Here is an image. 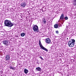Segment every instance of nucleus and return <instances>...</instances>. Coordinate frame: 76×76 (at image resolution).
I'll use <instances>...</instances> for the list:
<instances>
[{
	"label": "nucleus",
	"instance_id": "nucleus-1",
	"mask_svg": "<svg viewBox=\"0 0 76 76\" xmlns=\"http://www.w3.org/2000/svg\"><path fill=\"white\" fill-rule=\"evenodd\" d=\"M5 26H8V27H12L14 25V23L11 22V21L8 20H6L4 22Z\"/></svg>",
	"mask_w": 76,
	"mask_h": 76
},
{
	"label": "nucleus",
	"instance_id": "nucleus-2",
	"mask_svg": "<svg viewBox=\"0 0 76 76\" xmlns=\"http://www.w3.org/2000/svg\"><path fill=\"white\" fill-rule=\"evenodd\" d=\"M75 39H71L70 40H69L68 42V45L69 47H73L74 45H75Z\"/></svg>",
	"mask_w": 76,
	"mask_h": 76
},
{
	"label": "nucleus",
	"instance_id": "nucleus-3",
	"mask_svg": "<svg viewBox=\"0 0 76 76\" xmlns=\"http://www.w3.org/2000/svg\"><path fill=\"white\" fill-rule=\"evenodd\" d=\"M33 29L34 32H38L39 31V29H38V26L37 25L33 24Z\"/></svg>",
	"mask_w": 76,
	"mask_h": 76
},
{
	"label": "nucleus",
	"instance_id": "nucleus-4",
	"mask_svg": "<svg viewBox=\"0 0 76 76\" xmlns=\"http://www.w3.org/2000/svg\"><path fill=\"white\" fill-rule=\"evenodd\" d=\"M39 44L40 48H42L44 50L46 51L47 52H48V50H47V48H45V47H44L43 46H42V44H41V40H39Z\"/></svg>",
	"mask_w": 76,
	"mask_h": 76
},
{
	"label": "nucleus",
	"instance_id": "nucleus-5",
	"mask_svg": "<svg viewBox=\"0 0 76 76\" xmlns=\"http://www.w3.org/2000/svg\"><path fill=\"white\" fill-rule=\"evenodd\" d=\"M64 17V14L63 13L61 15L60 17V18L59 20V22H61V20L63 21Z\"/></svg>",
	"mask_w": 76,
	"mask_h": 76
},
{
	"label": "nucleus",
	"instance_id": "nucleus-6",
	"mask_svg": "<svg viewBox=\"0 0 76 76\" xmlns=\"http://www.w3.org/2000/svg\"><path fill=\"white\" fill-rule=\"evenodd\" d=\"M2 42L3 44L5 45H6V46H7V45H8V41L6 40H4Z\"/></svg>",
	"mask_w": 76,
	"mask_h": 76
},
{
	"label": "nucleus",
	"instance_id": "nucleus-7",
	"mask_svg": "<svg viewBox=\"0 0 76 76\" xmlns=\"http://www.w3.org/2000/svg\"><path fill=\"white\" fill-rule=\"evenodd\" d=\"M20 5L22 7H25L26 6V4L25 3V2H23L20 4Z\"/></svg>",
	"mask_w": 76,
	"mask_h": 76
},
{
	"label": "nucleus",
	"instance_id": "nucleus-8",
	"mask_svg": "<svg viewBox=\"0 0 76 76\" xmlns=\"http://www.w3.org/2000/svg\"><path fill=\"white\" fill-rule=\"evenodd\" d=\"M46 42L48 44H50L51 42V40L49 38H47L45 40Z\"/></svg>",
	"mask_w": 76,
	"mask_h": 76
},
{
	"label": "nucleus",
	"instance_id": "nucleus-9",
	"mask_svg": "<svg viewBox=\"0 0 76 76\" xmlns=\"http://www.w3.org/2000/svg\"><path fill=\"white\" fill-rule=\"evenodd\" d=\"M35 70L37 72H41V68L39 67H36V68Z\"/></svg>",
	"mask_w": 76,
	"mask_h": 76
},
{
	"label": "nucleus",
	"instance_id": "nucleus-10",
	"mask_svg": "<svg viewBox=\"0 0 76 76\" xmlns=\"http://www.w3.org/2000/svg\"><path fill=\"white\" fill-rule=\"evenodd\" d=\"M5 59L7 61H8V60H10V56H9V55H7L6 56Z\"/></svg>",
	"mask_w": 76,
	"mask_h": 76
},
{
	"label": "nucleus",
	"instance_id": "nucleus-11",
	"mask_svg": "<svg viewBox=\"0 0 76 76\" xmlns=\"http://www.w3.org/2000/svg\"><path fill=\"white\" fill-rule=\"evenodd\" d=\"M24 72L26 74V73H28V72H29V71L28 69H25L24 70Z\"/></svg>",
	"mask_w": 76,
	"mask_h": 76
},
{
	"label": "nucleus",
	"instance_id": "nucleus-12",
	"mask_svg": "<svg viewBox=\"0 0 76 76\" xmlns=\"http://www.w3.org/2000/svg\"><path fill=\"white\" fill-rule=\"evenodd\" d=\"M42 23L43 24H46L47 23V21L45 19H44L42 21Z\"/></svg>",
	"mask_w": 76,
	"mask_h": 76
},
{
	"label": "nucleus",
	"instance_id": "nucleus-13",
	"mask_svg": "<svg viewBox=\"0 0 76 76\" xmlns=\"http://www.w3.org/2000/svg\"><path fill=\"white\" fill-rule=\"evenodd\" d=\"M25 35H26V33H22L21 34V37H24Z\"/></svg>",
	"mask_w": 76,
	"mask_h": 76
},
{
	"label": "nucleus",
	"instance_id": "nucleus-14",
	"mask_svg": "<svg viewBox=\"0 0 76 76\" xmlns=\"http://www.w3.org/2000/svg\"><path fill=\"white\" fill-rule=\"evenodd\" d=\"M73 4L74 6H76V0H74Z\"/></svg>",
	"mask_w": 76,
	"mask_h": 76
},
{
	"label": "nucleus",
	"instance_id": "nucleus-15",
	"mask_svg": "<svg viewBox=\"0 0 76 76\" xmlns=\"http://www.w3.org/2000/svg\"><path fill=\"white\" fill-rule=\"evenodd\" d=\"M59 26H58V25H57V24H55L54 26V27L55 28H58V27H59Z\"/></svg>",
	"mask_w": 76,
	"mask_h": 76
},
{
	"label": "nucleus",
	"instance_id": "nucleus-16",
	"mask_svg": "<svg viewBox=\"0 0 76 76\" xmlns=\"http://www.w3.org/2000/svg\"><path fill=\"white\" fill-rule=\"evenodd\" d=\"M10 68L11 69H13L14 70H15V69H15V68H13L12 66H10Z\"/></svg>",
	"mask_w": 76,
	"mask_h": 76
},
{
	"label": "nucleus",
	"instance_id": "nucleus-17",
	"mask_svg": "<svg viewBox=\"0 0 76 76\" xmlns=\"http://www.w3.org/2000/svg\"><path fill=\"white\" fill-rule=\"evenodd\" d=\"M64 19H65V20H67V19H68V17H66L64 18Z\"/></svg>",
	"mask_w": 76,
	"mask_h": 76
},
{
	"label": "nucleus",
	"instance_id": "nucleus-18",
	"mask_svg": "<svg viewBox=\"0 0 76 76\" xmlns=\"http://www.w3.org/2000/svg\"><path fill=\"white\" fill-rule=\"evenodd\" d=\"M39 58H40L42 60H44V59H43V58H42V57H41V56H40L39 57Z\"/></svg>",
	"mask_w": 76,
	"mask_h": 76
},
{
	"label": "nucleus",
	"instance_id": "nucleus-19",
	"mask_svg": "<svg viewBox=\"0 0 76 76\" xmlns=\"http://www.w3.org/2000/svg\"><path fill=\"white\" fill-rule=\"evenodd\" d=\"M56 33L57 34H58V31H56Z\"/></svg>",
	"mask_w": 76,
	"mask_h": 76
},
{
	"label": "nucleus",
	"instance_id": "nucleus-20",
	"mask_svg": "<svg viewBox=\"0 0 76 76\" xmlns=\"http://www.w3.org/2000/svg\"><path fill=\"white\" fill-rule=\"evenodd\" d=\"M67 40H68V38H67Z\"/></svg>",
	"mask_w": 76,
	"mask_h": 76
},
{
	"label": "nucleus",
	"instance_id": "nucleus-21",
	"mask_svg": "<svg viewBox=\"0 0 76 76\" xmlns=\"http://www.w3.org/2000/svg\"><path fill=\"white\" fill-rule=\"evenodd\" d=\"M20 0V1H21L22 0Z\"/></svg>",
	"mask_w": 76,
	"mask_h": 76
},
{
	"label": "nucleus",
	"instance_id": "nucleus-22",
	"mask_svg": "<svg viewBox=\"0 0 76 76\" xmlns=\"http://www.w3.org/2000/svg\"><path fill=\"white\" fill-rule=\"evenodd\" d=\"M34 1H35V0H33Z\"/></svg>",
	"mask_w": 76,
	"mask_h": 76
},
{
	"label": "nucleus",
	"instance_id": "nucleus-23",
	"mask_svg": "<svg viewBox=\"0 0 76 76\" xmlns=\"http://www.w3.org/2000/svg\"><path fill=\"white\" fill-rule=\"evenodd\" d=\"M5 76H6V75H5Z\"/></svg>",
	"mask_w": 76,
	"mask_h": 76
}]
</instances>
